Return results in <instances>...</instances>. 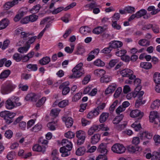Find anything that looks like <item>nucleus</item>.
Wrapping results in <instances>:
<instances>
[{"mask_svg":"<svg viewBox=\"0 0 160 160\" xmlns=\"http://www.w3.org/2000/svg\"><path fill=\"white\" fill-rule=\"evenodd\" d=\"M38 144L40 145H42V147L47 146L48 143V141L43 138L42 137H41L38 140Z\"/></svg>","mask_w":160,"mask_h":160,"instance_id":"obj_42","label":"nucleus"},{"mask_svg":"<svg viewBox=\"0 0 160 160\" xmlns=\"http://www.w3.org/2000/svg\"><path fill=\"white\" fill-rule=\"evenodd\" d=\"M147 12L144 9H142L136 12L138 18H139L142 16H144L147 13Z\"/></svg>","mask_w":160,"mask_h":160,"instance_id":"obj_46","label":"nucleus"},{"mask_svg":"<svg viewBox=\"0 0 160 160\" xmlns=\"http://www.w3.org/2000/svg\"><path fill=\"white\" fill-rule=\"evenodd\" d=\"M160 156L158 152H154L152 154V160H159Z\"/></svg>","mask_w":160,"mask_h":160,"instance_id":"obj_49","label":"nucleus"},{"mask_svg":"<svg viewBox=\"0 0 160 160\" xmlns=\"http://www.w3.org/2000/svg\"><path fill=\"white\" fill-rule=\"evenodd\" d=\"M82 93L81 92H78L72 98V101L76 102L79 100L81 98Z\"/></svg>","mask_w":160,"mask_h":160,"instance_id":"obj_61","label":"nucleus"},{"mask_svg":"<svg viewBox=\"0 0 160 160\" xmlns=\"http://www.w3.org/2000/svg\"><path fill=\"white\" fill-rule=\"evenodd\" d=\"M149 118L150 122L154 124H160L159 117L157 112L155 111L150 112Z\"/></svg>","mask_w":160,"mask_h":160,"instance_id":"obj_9","label":"nucleus"},{"mask_svg":"<svg viewBox=\"0 0 160 160\" xmlns=\"http://www.w3.org/2000/svg\"><path fill=\"white\" fill-rule=\"evenodd\" d=\"M153 80L156 84H160V73L155 72L153 75Z\"/></svg>","mask_w":160,"mask_h":160,"instance_id":"obj_36","label":"nucleus"},{"mask_svg":"<svg viewBox=\"0 0 160 160\" xmlns=\"http://www.w3.org/2000/svg\"><path fill=\"white\" fill-rule=\"evenodd\" d=\"M109 44H110V47H111L112 49L120 48L122 46L123 44L121 41H111L109 43Z\"/></svg>","mask_w":160,"mask_h":160,"instance_id":"obj_19","label":"nucleus"},{"mask_svg":"<svg viewBox=\"0 0 160 160\" xmlns=\"http://www.w3.org/2000/svg\"><path fill=\"white\" fill-rule=\"evenodd\" d=\"M101 135L99 133H96L93 135L91 138V142L92 144L97 143L100 140Z\"/></svg>","mask_w":160,"mask_h":160,"instance_id":"obj_20","label":"nucleus"},{"mask_svg":"<svg viewBox=\"0 0 160 160\" xmlns=\"http://www.w3.org/2000/svg\"><path fill=\"white\" fill-rule=\"evenodd\" d=\"M68 100H64L59 102V107L60 108H63L68 105Z\"/></svg>","mask_w":160,"mask_h":160,"instance_id":"obj_52","label":"nucleus"},{"mask_svg":"<svg viewBox=\"0 0 160 160\" xmlns=\"http://www.w3.org/2000/svg\"><path fill=\"white\" fill-rule=\"evenodd\" d=\"M60 111L59 109L58 108L52 109L51 111L50 115L52 117L55 118L58 116Z\"/></svg>","mask_w":160,"mask_h":160,"instance_id":"obj_39","label":"nucleus"},{"mask_svg":"<svg viewBox=\"0 0 160 160\" xmlns=\"http://www.w3.org/2000/svg\"><path fill=\"white\" fill-rule=\"evenodd\" d=\"M76 136L77 138V144L78 145L82 144L86 138L85 132L81 130L77 131L76 132Z\"/></svg>","mask_w":160,"mask_h":160,"instance_id":"obj_8","label":"nucleus"},{"mask_svg":"<svg viewBox=\"0 0 160 160\" xmlns=\"http://www.w3.org/2000/svg\"><path fill=\"white\" fill-rule=\"evenodd\" d=\"M19 88L22 91H27L28 88V85H23V84L20 83L18 85Z\"/></svg>","mask_w":160,"mask_h":160,"instance_id":"obj_63","label":"nucleus"},{"mask_svg":"<svg viewBox=\"0 0 160 160\" xmlns=\"http://www.w3.org/2000/svg\"><path fill=\"white\" fill-rule=\"evenodd\" d=\"M109 46L108 47L105 48H103L102 50L101 51V52L102 53L108 54L110 52L112 48L110 47V44H109Z\"/></svg>","mask_w":160,"mask_h":160,"instance_id":"obj_47","label":"nucleus"},{"mask_svg":"<svg viewBox=\"0 0 160 160\" xmlns=\"http://www.w3.org/2000/svg\"><path fill=\"white\" fill-rule=\"evenodd\" d=\"M140 137L142 139L147 138L150 139L152 138V133L147 131H144L139 133Z\"/></svg>","mask_w":160,"mask_h":160,"instance_id":"obj_15","label":"nucleus"},{"mask_svg":"<svg viewBox=\"0 0 160 160\" xmlns=\"http://www.w3.org/2000/svg\"><path fill=\"white\" fill-rule=\"evenodd\" d=\"M124 117L122 114L116 116L113 120V123L114 124H118L123 119Z\"/></svg>","mask_w":160,"mask_h":160,"instance_id":"obj_23","label":"nucleus"},{"mask_svg":"<svg viewBox=\"0 0 160 160\" xmlns=\"http://www.w3.org/2000/svg\"><path fill=\"white\" fill-rule=\"evenodd\" d=\"M83 64L80 62L72 70L73 74L69 76L70 78H79L84 73V71L82 68Z\"/></svg>","mask_w":160,"mask_h":160,"instance_id":"obj_2","label":"nucleus"},{"mask_svg":"<svg viewBox=\"0 0 160 160\" xmlns=\"http://www.w3.org/2000/svg\"><path fill=\"white\" fill-rule=\"evenodd\" d=\"M89 31V28L87 26H82L80 28V32L83 34H86Z\"/></svg>","mask_w":160,"mask_h":160,"instance_id":"obj_45","label":"nucleus"},{"mask_svg":"<svg viewBox=\"0 0 160 160\" xmlns=\"http://www.w3.org/2000/svg\"><path fill=\"white\" fill-rule=\"evenodd\" d=\"M28 18H29V22H33L37 20L38 18V16L35 14H32L29 16Z\"/></svg>","mask_w":160,"mask_h":160,"instance_id":"obj_55","label":"nucleus"},{"mask_svg":"<svg viewBox=\"0 0 160 160\" xmlns=\"http://www.w3.org/2000/svg\"><path fill=\"white\" fill-rule=\"evenodd\" d=\"M46 147L45 146L42 147L38 144L34 145L32 147V149L34 151L41 152L44 153L46 151Z\"/></svg>","mask_w":160,"mask_h":160,"instance_id":"obj_16","label":"nucleus"},{"mask_svg":"<svg viewBox=\"0 0 160 160\" xmlns=\"http://www.w3.org/2000/svg\"><path fill=\"white\" fill-rule=\"evenodd\" d=\"M27 68L31 70L36 71L38 69V67L36 64H29L27 65Z\"/></svg>","mask_w":160,"mask_h":160,"instance_id":"obj_62","label":"nucleus"},{"mask_svg":"<svg viewBox=\"0 0 160 160\" xmlns=\"http://www.w3.org/2000/svg\"><path fill=\"white\" fill-rule=\"evenodd\" d=\"M18 3V0H13L11 2H8L4 5L5 9L8 10L11 7L17 4Z\"/></svg>","mask_w":160,"mask_h":160,"instance_id":"obj_17","label":"nucleus"},{"mask_svg":"<svg viewBox=\"0 0 160 160\" xmlns=\"http://www.w3.org/2000/svg\"><path fill=\"white\" fill-rule=\"evenodd\" d=\"M94 73L97 77H102L105 74V71L102 69H97L94 71Z\"/></svg>","mask_w":160,"mask_h":160,"instance_id":"obj_33","label":"nucleus"},{"mask_svg":"<svg viewBox=\"0 0 160 160\" xmlns=\"http://www.w3.org/2000/svg\"><path fill=\"white\" fill-rule=\"evenodd\" d=\"M131 126L136 131H138L142 128L140 122L138 121H135L134 122Z\"/></svg>","mask_w":160,"mask_h":160,"instance_id":"obj_29","label":"nucleus"},{"mask_svg":"<svg viewBox=\"0 0 160 160\" xmlns=\"http://www.w3.org/2000/svg\"><path fill=\"white\" fill-rule=\"evenodd\" d=\"M65 136L68 138L71 139L74 137L75 134L72 132L69 131L68 132L65 133Z\"/></svg>","mask_w":160,"mask_h":160,"instance_id":"obj_58","label":"nucleus"},{"mask_svg":"<svg viewBox=\"0 0 160 160\" xmlns=\"http://www.w3.org/2000/svg\"><path fill=\"white\" fill-rule=\"evenodd\" d=\"M105 30V29L102 27L99 26L95 28L92 32L95 34H99Z\"/></svg>","mask_w":160,"mask_h":160,"instance_id":"obj_37","label":"nucleus"},{"mask_svg":"<svg viewBox=\"0 0 160 160\" xmlns=\"http://www.w3.org/2000/svg\"><path fill=\"white\" fill-rule=\"evenodd\" d=\"M112 150L114 152L121 154L125 152L126 149L122 144L116 143L112 146Z\"/></svg>","mask_w":160,"mask_h":160,"instance_id":"obj_10","label":"nucleus"},{"mask_svg":"<svg viewBox=\"0 0 160 160\" xmlns=\"http://www.w3.org/2000/svg\"><path fill=\"white\" fill-rule=\"evenodd\" d=\"M118 102V100H116L113 103L109 108L110 111L112 112L114 110L115 107L117 106Z\"/></svg>","mask_w":160,"mask_h":160,"instance_id":"obj_54","label":"nucleus"},{"mask_svg":"<svg viewBox=\"0 0 160 160\" xmlns=\"http://www.w3.org/2000/svg\"><path fill=\"white\" fill-rule=\"evenodd\" d=\"M128 122L124 121L122 124H118L116 126V128L119 131H121L124 129L127 125Z\"/></svg>","mask_w":160,"mask_h":160,"instance_id":"obj_43","label":"nucleus"},{"mask_svg":"<svg viewBox=\"0 0 160 160\" xmlns=\"http://www.w3.org/2000/svg\"><path fill=\"white\" fill-rule=\"evenodd\" d=\"M40 8V5H37L34 6L31 10L30 11L32 13H35L38 12Z\"/></svg>","mask_w":160,"mask_h":160,"instance_id":"obj_48","label":"nucleus"},{"mask_svg":"<svg viewBox=\"0 0 160 160\" xmlns=\"http://www.w3.org/2000/svg\"><path fill=\"white\" fill-rule=\"evenodd\" d=\"M144 92L143 91L140 92H133L132 93V96L135 98L136 97L138 98V99L136 101L135 103V106L137 108H138L139 107L143 104L145 103V101H142V96L143 95Z\"/></svg>","mask_w":160,"mask_h":160,"instance_id":"obj_6","label":"nucleus"},{"mask_svg":"<svg viewBox=\"0 0 160 160\" xmlns=\"http://www.w3.org/2000/svg\"><path fill=\"white\" fill-rule=\"evenodd\" d=\"M13 97H11L8 98L6 101V107L7 109H11L15 107V104L13 101Z\"/></svg>","mask_w":160,"mask_h":160,"instance_id":"obj_14","label":"nucleus"},{"mask_svg":"<svg viewBox=\"0 0 160 160\" xmlns=\"http://www.w3.org/2000/svg\"><path fill=\"white\" fill-rule=\"evenodd\" d=\"M9 21L6 19H3L0 22V30L5 28L8 25Z\"/></svg>","mask_w":160,"mask_h":160,"instance_id":"obj_27","label":"nucleus"},{"mask_svg":"<svg viewBox=\"0 0 160 160\" xmlns=\"http://www.w3.org/2000/svg\"><path fill=\"white\" fill-rule=\"evenodd\" d=\"M116 87L117 86L115 84L110 85L105 91V94L107 95L110 93H112L114 91Z\"/></svg>","mask_w":160,"mask_h":160,"instance_id":"obj_22","label":"nucleus"},{"mask_svg":"<svg viewBox=\"0 0 160 160\" xmlns=\"http://www.w3.org/2000/svg\"><path fill=\"white\" fill-rule=\"evenodd\" d=\"M36 38L37 37L35 36L32 37L31 38H30L28 41H27L26 42V45L27 46L29 45L30 48V45L32 43L35 41V39H36Z\"/></svg>","mask_w":160,"mask_h":160,"instance_id":"obj_56","label":"nucleus"},{"mask_svg":"<svg viewBox=\"0 0 160 160\" xmlns=\"http://www.w3.org/2000/svg\"><path fill=\"white\" fill-rule=\"evenodd\" d=\"M122 91V88L121 87H118L116 90L114 94V97L116 98L119 97Z\"/></svg>","mask_w":160,"mask_h":160,"instance_id":"obj_51","label":"nucleus"},{"mask_svg":"<svg viewBox=\"0 0 160 160\" xmlns=\"http://www.w3.org/2000/svg\"><path fill=\"white\" fill-rule=\"evenodd\" d=\"M120 73L123 77H128L130 79V69H125L121 71Z\"/></svg>","mask_w":160,"mask_h":160,"instance_id":"obj_25","label":"nucleus"},{"mask_svg":"<svg viewBox=\"0 0 160 160\" xmlns=\"http://www.w3.org/2000/svg\"><path fill=\"white\" fill-rule=\"evenodd\" d=\"M126 52L127 51L126 50L124 49L121 50L116 52V54L118 56L122 57L124 55Z\"/></svg>","mask_w":160,"mask_h":160,"instance_id":"obj_59","label":"nucleus"},{"mask_svg":"<svg viewBox=\"0 0 160 160\" xmlns=\"http://www.w3.org/2000/svg\"><path fill=\"white\" fill-rule=\"evenodd\" d=\"M62 143L63 146L60 149V152L62 153V157H66L70 154V151L72 147V143L67 139H63L62 141Z\"/></svg>","mask_w":160,"mask_h":160,"instance_id":"obj_1","label":"nucleus"},{"mask_svg":"<svg viewBox=\"0 0 160 160\" xmlns=\"http://www.w3.org/2000/svg\"><path fill=\"white\" fill-rule=\"evenodd\" d=\"M62 121L65 122L67 128L71 127L73 123V119L70 117H63L62 118Z\"/></svg>","mask_w":160,"mask_h":160,"instance_id":"obj_13","label":"nucleus"},{"mask_svg":"<svg viewBox=\"0 0 160 160\" xmlns=\"http://www.w3.org/2000/svg\"><path fill=\"white\" fill-rule=\"evenodd\" d=\"M25 8L21 9L19 10V13L17 14L14 18L13 20L15 22L18 21L21 18L26 14V12L24 11L23 9Z\"/></svg>","mask_w":160,"mask_h":160,"instance_id":"obj_18","label":"nucleus"},{"mask_svg":"<svg viewBox=\"0 0 160 160\" xmlns=\"http://www.w3.org/2000/svg\"><path fill=\"white\" fill-rule=\"evenodd\" d=\"M100 81L102 83H107L111 81V80L110 77L105 74L101 77Z\"/></svg>","mask_w":160,"mask_h":160,"instance_id":"obj_34","label":"nucleus"},{"mask_svg":"<svg viewBox=\"0 0 160 160\" xmlns=\"http://www.w3.org/2000/svg\"><path fill=\"white\" fill-rule=\"evenodd\" d=\"M15 86L11 82H7L5 85H3L2 87V93L6 94L11 92L15 88Z\"/></svg>","mask_w":160,"mask_h":160,"instance_id":"obj_7","label":"nucleus"},{"mask_svg":"<svg viewBox=\"0 0 160 160\" xmlns=\"http://www.w3.org/2000/svg\"><path fill=\"white\" fill-rule=\"evenodd\" d=\"M98 151L100 153L105 155L107 154L108 150L107 149V144L105 143H102L99 146Z\"/></svg>","mask_w":160,"mask_h":160,"instance_id":"obj_11","label":"nucleus"},{"mask_svg":"<svg viewBox=\"0 0 160 160\" xmlns=\"http://www.w3.org/2000/svg\"><path fill=\"white\" fill-rule=\"evenodd\" d=\"M138 44L142 46L147 47L150 45V42L145 39H141L138 41Z\"/></svg>","mask_w":160,"mask_h":160,"instance_id":"obj_31","label":"nucleus"},{"mask_svg":"<svg viewBox=\"0 0 160 160\" xmlns=\"http://www.w3.org/2000/svg\"><path fill=\"white\" fill-rule=\"evenodd\" d=\"M86 149L84 147L79 148L76 151V154L77 155L80 156L83 155L85 153Z\"/></svg>","mask_w":160,"mask_h":160,"instance_id":"obj_35","label":"nucleus"},{"mask_svg":"<svg viewBox=\"0 0 160 160\" xmlns=\"http://www.w3.org/2000/svg\"><path fill=\"white\" fill-rule=\"evenodd\" d=\"M37 96L34 93H30L26 96L25 99L27 101L36 102Z\"/></svg>","mask_w":160,"mask_h":160,"instance_id":"obj_21","label":"nucleus"},{"mask_svg":"<svg viewBox=\"0 0 160 160\" xmlns=\"http://www.w3.org/2000/svg\"><path fill=\"white\" fill-rule=\"evenodd\" d=\"M143 116V113L141 112L139 110L135 109L131 111V117L136 118L138 117L139 118H141Z\"/></svg>","mask_w":160,"mask_h":160,"instance_id":"obj_12","label":"nucleus"},{"mask_svg":"<svg viewBox=\"0 0 160 160\" xmlns=\"http://www.w3.org/2000/svg\"><path fill=\"white\" fill-rule=\"evenodd\" d=\"M12 58L17 62H19L21 61L22 58V56L21 55L18 53H16L14 54L12 56Z\"/></svg>","mask_w":160,"mask_h":160,"instance_id":"obj_44","label":"nucleus"},{"mask_svg":"<svg viewBox=\"0 0 160 160\" xmlns=\"http://www.w3.org/2000/svg\"><path fill=\"white\" fill-rule=\"evenodd\" d=\"M94 64L97 66L99 67H102L105 65V63L99 59H98L95 61L94 62Z\"/></svg>","mask_w":160,"mask_h":160,"instance_id":"obj_50","label":"nucleus"},{"mask_svg":"<svg viewBox=\"0 0 160 160\" xmlns=\"http://www.w3.org/2000/svg\"><path fill=\"white\" fill-rule=\"evenodd\" d=\"M15 115V113L8 111H4L0 112V116L3 118L7 124H9L13 122V118Z\"/></svg>","mask_w":160,"mask_h":160,"instance_id":"obj_4","label":"nucleus"},{"mask_svg":"<svg viewBox=\"0 0 160 160\" xmlns=\"http://www.w3.org/2000/svg\"><path fill=\"white\" fill-rule=\"evenodd\" d=\"M141 67L146 69H148L152 68V65L150 62H143L140 64Z\"/></svg>","mask_w":160,"mask_h":160,"instance_id":"obj_32","label":"nucleus"},{"mask_svg":"<svg viewBox=\"0 0 160 160\" xmlns=\"http://www.w3.org/2000/svg\"><path fill=\"white\" fill-rule=\"evenodd\" d=\"M152 31L155 33H158L159 32V28L158 25L155 24H152Z\"/></svg>","mask_w":160,"mask_h":160,"instance_id":"obj_60","label":"nucleus"},{"mask_svg":"<svg viewBox=\"0 0 160 160\" xmlns=\"http://www.w3.org/2000/svg\"><path fill=\"white\" fill-rule=\"evenodd\" d=\"M104 124H102L99 125H92L88 130V133L89 135H91L93 134L95 132L100 131L101 129H102L103 130L108 131L109 128L108 127H104Z\"/></svg>","mask_w":160,"mask_h":160,"instance_id":"obj_5","label":"nucleus"},{"mask_svg":"<svg viewBox=\"0 0 160 160\" xmlns=\"http://www.w3.org/2000/svg\"><path fill=\"white\" fill-rule=\"evenodd\" d=\"M42 128V125L40 124H38L36 125L33 127L31 129L32 131L36 132L40 130Z\"/></svg>","mask_w":160,"mask_h":160,"instance_id":"obj_53","label":"nucleus"},{"mask_svg":"<svg viewBox=\"0 0 160 160\" xmlns=\"http://www.w3.org/2000/svg\"><path fill=\"white\" fill-rule=\"evenodd\" d=\"M29 45L26 46L24 47H22L19 48L18 50V51L20 53H23L26 52L29 48Z\"/></svg>","mask_w":160,"mask_h":160,"instance_id":"obj_41","label":"nucleus"},{"mask_svg":"<svg viewBox=\"0 0 160 160\" xmlns=\"http://www.w3.org/2000/svg\"><path fill=\"white\" fill-rule=\"evenodd\" d=\"M85 52V50L84 47L82 46L78 45L77 47L75 54L77 55H82Z\"/></svg>","mask_w":160,"mask_h":160,"instance_id":"obj_26","label":"nucleus"},{"mask_svg":"<svg viewBox=\"0 0 160 160\" xmlns=\"http://www.w3.org/2000/svg\"><path fill=\"white\" fill-rule=\"evenodd\" d=\"M10 71L8 69L5 70L1 74L0 78L3 79L7 78L10 74Z\"/></svg>","mask_w":160,"mask_h":160,"instance_id":"obj_38","label":"nucleus"},{"mask_svg":"<svg viewBox=\"0 0 160 160\" xmlns=\"http://www.w3.org/2000/svg\"><path fill=\"white\" fill-rule=\"evenodd\" d=\"M21 34V37L24 40L27 39L29 37V36L31 35V34H30L29 33H27L25 32H20Z\"/></svg>","mask_w":160,"mask_h":160,"instance_id":"obj_57","label":"nucleus"},{"mask_svg":"<svg viewBox=\"0 0 160 160\" xmlns=\"http://www.w3.org/2000/svg\"><path fill=\"white\" fill-rule=\"evenodd\" d=\"M132 71L131 70V82L135 87L134 92L137 93L140 92V90L142 88V86L141 85V80L138 78H136L135 75H134Z\"/></svg>","mask_w":160,"mask_h":160,"instance_id":"obj_3","label":"nucleus"},{"mask_svg":"<svg viewBox=\"0 0 160 160\" xmlns=\"http://www.w3.org/2000/svg\"><path fill=\"white\" fill-rule=\"evenodd\" d=\"M50 61V58L48 57H46L40 59L39 61V62L41 65H43L48 63Z\"/></svg>","mask_w":160,"mask_h":160,"instance_id":"obj_30","label":"nucleus"},{"mask_svg":"<svg viewBox=\"0 0 160 160\" xmlns=\"http://www.w3.org/2000/svg\"><path fill=\"white\" fill-rule=\"evenodd\" d=\"M107 157L106 155H99L97 158L96 160H107Z\"/></svg>","mask_w":160,"mask_h":160,"instance_id":"obj_64","label":"nucleus"},{"mask_svg":"<svg viewBox=\"0 0 160 160\" xmlns=\"http://www.w3.org/2000/svg\"><path fill=\"white\" fill-rule=\"evenodd\" d=\"M160 105V101L157 99L155 100L151 105V108L153 109L158 108Z\"/></svg>","mask_w":160,"mask_h":160,"instance_id":"obj_40","label":"nucleus"},{"mask_svg":"<svg viewBox=\"0 0 160 160\" xmlns=\"http://www.w3.org/2000/svg\"><path fill=\"white\" fill-rule=\"evenodd\" d=\"M109 117V113L107 112H103L100 116L99 121L101 123L105 122Z\"/></svg>","mask_w":160,"mask_h":160,"instance_id":"obj_24","label":"nucleus"},{"mask_svg":"<svg viewBox=\"0 0 160 160\" xmlns=\"http://www.w3.org/2000/svg\"><path fill=\"white\" fill-rule=\"evenodd\" d=\"M147 10L148 11H152L151 14L152 15H155L160 11V9L158 8L156 9L155 8L152 6H149Z\"/></svg>","mask_w":160,"mask_h":160,"instance_id":"obj_28","label":"nucleus"}]
</instances>
